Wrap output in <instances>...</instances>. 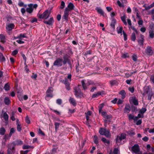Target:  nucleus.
Masks as SVG:
<instances>
[{
    "label": "nucleus",
    "mask_w": 154,
    "mask_h": 154,
    "mask_svg": "<svg viewBox=\"0 0 154 154\" xmlns=\"http://www.w3.org/2000/svg\"><path fill=\"white\" fill-rule=\"evenodd\" d=\"M63 61L62 58H59L57 59L54 63V65L60 67L62 65V63L63 64L65 65L68 61V59L67 58H65V57H63Z\"/></svg>",
    "instance_id": "f257e3e1"
},
{
    "label": "nucleus",
    "mask_w": 154,
    "mask_h": 154,
    "mask_svg": "<svg viewBox=\"0 0 154 154\" xmlns=\"http://www.w3.org/2000/svg\"><path fill=\"white\" fill-rule=\"evenodd\" d=\"M99 133L100 134L105 135L106 137L109 138L111 136L109 131L104 128H100L99 131Z\"/></svg>",
    "instance_id": "f03ea898"
},
{
    "label": "nucleus",
    "mask_w": 154,
    "mask_h": 154,
    "mask_svg": "<svg viewBox=\"0 0 154 154\" xmlns=\"http://www.w3.org/2000/svg\"><path fill=\"white\" fill-rule=\"evenodd\" d=\"M54 89L52 87H50L48 88L46 92V95L45 97V99L48 100V98H52L53 97V92Z\"/></svg>",
    "instance_id": "7ed1b4c3"
},
{
    "label": "nucleus",
    "mask_w": 154,
    "mask_h": 154,
    "mask_svg": "<svg viewBox=\"0 0 154 154\" xmlns=\"http://www.w3.org/2000/svg\"><path fill=\"white\" fill-rule=\"evenodd\" d=\"M132 152L136 154H142V152L140 151L139 146L138 144H135L131 148Z\"/></svg>",
    "instance_id": "20e7f679"
},
{
    "label": "nucleus",
    "mask_w": 154,
    "mask_h": 154,
    "mask_svg": "<svg viewBox=\"0 0 154 154\" xmlns=\"http://www.w3.org/2000/svg\"><path fill=\"white\" fill-rule=\"evenodd\" d=\"M50 12L48 10H46L42 14L39 15L38 17L41 19H47L49 17Z\"/></svg>",
    "instance_id": "39448f33"
},
{
    "label": "nucleus",
    "mask_w": 154,
    "mask_h": 154,
    "mask_svg": "<svg viewBox=\"0 0 154 154\" xmlns=\"http://www.w3.org/2000/svg\"><path fill=\"white\" fill-rule=\"evenodd\" d=\"M79 88L78 87H75L74 89L75 91L74 94L77 97H80L83 95V94L81 92L80 90L79 89Z\"/></svg>",
    "instance_id": "423d86ee"
},
{
    "label": "nucleus",
    "mask_w": 154,
    "mask_h": 154,
    "mask_svg": "<svg viewBox=\"0 0 154 154\" xmlns=\"http://www.w3.org/2000/svg\"><path fill=\"white\" fill-rule=\"evenodd\" d=\"M75 8V6L73 3L69 2L68 3L67 7L65 9L69 12H71L72 11L74 10Z\"/></svg>",
    "instance_id": "0eeeda50"
},
{
    "label": "nucleus",
    "mask_w": 154,
    "mask_h": 154,
    "mask_svg": "<svg viewBox=\"0 0 154 154\" xmlns=\"http://www.w3.org/2000/svg\"><path fill=\"white\" fill-rule=\"evenodd\" d=\"M14 146L13 144L11 143L8 145V154H12L14 152Z\"/></svg>",
    "instance_id": "6e6552de"
},
{
    "label": "nucleus",
    "mask_w": 154,
    "mask_h": 154,
    "mask_svg": "<svg viewBox=\"0 0 154 154\" xmlns=\"http://www.w3.org/2000/svg\"><path fill=\"white\" fill-rule=\"evenodd\" d=\"M146 53L148 55L152 56L153 53V51L150 46H148L146 50Z\"/></svg>",
    "instance_id": "1a4fd4ad"
},
{
    "label": "nucleus",
    "mask_w": 154,
    "mask_h": 154,
    "mask_svg": "<svg viewBox=\"0 0 154 154\" xmlns=\"http://www.w3.org/2000/svg\"><path fill=\"white\" fill-rule=\"evenodd\" d=\"M91 113L92 112L90 111H88L87 112L85 113L86 118L87 120L86 124L89 126H90V125H89L88 120H89L90 116L91 115Z\"/></svg>",
    "instance_id": "9d476101"
},
{
    "label": "nucleus",
    "mask_w": 154,
    "mask_h": 154,
    "mask_svg": "<svg viewBox=\"0 0 154 154\" xmlns=\"http://www.w3.org/2000/svg\"><path fill=\"white\" fill-rule=\"evenodd\" d=\"M7 39L6 36L3 34H0V42L2 44H5L6 42Z\"/></svg>",
    "instance_id": "9b49d317"
},
{
    "label": "nucleus",
    "mask_w": 154,
    "mask_h": 154,
    "mask_svg": "<svg viewBox=\"0 0 154 154\" xmlns=\"http://www.w3.org/2000/svg\"><path fill=\"white\" fill-rule=\"evenodd\" d=\"M101 115L105 119H109L112 118V116L111 115H108L107 113L105 112H101Z\"/></svg>",
    "instance_id": "f8f14e48"
},
{
    "label": "nucleus",
    "mask_w": 154,
    "mask_h": 154,
    "mask_svg": "<svg viewBox=\"0 0 154 154\" xmlns=\"http://www.w3.org/2000/svg\"><path fill=\"white\" fill-rule=\"evenodd\" d=\"M14 23H10L6 26V29L8 31H11L14 28Z\"/></svg>",
    "instance_id": "ddd939ff"
},
{
    "label": "nucleus",
    "mask_w": 154,
    "mask_h": 154,
    "mask_svg": "<svg viewBox=\"0 0 154 154\" xmlns=\"http://www.w3.org/2000/svg\"><path fill=\"white\" fill-rule=\"evenodd\" d=\"M131 110V108L129 104H126L124 110V112L125 113H128L130 112Z\"/></svg>",
    "instance_id": "4468645a"
},
{
    "label": "nucleus",
    "mask_w": 154,
    "mask_h": 154,
    "mask_svg": "<svg viewBox=\"0 0 154 154\" xmlns=\"http://www.w3.org/2000/svg\"><path fill=\"white\" fill-rule=\"evenodd\" d=\"M130 100L132 102L134 105L137 106L138 104V100L136 99V97L134 96L132 97L130 99Z\"/></svg>",
    "instance_id": "2eb2a0df"
},
{
    "label": "nucleus",
    "mask_w": 154,
    "mask_h": 154,
    "mask_svg": "<svg viewBox=\"0 0 154 154\" xmlns=\"http://www.w3.org/2000/svg\"><path fill=\"white\" fill-rule=\"evenodd\" d=\"M43 22L47 25H51L54 22V20L53 17H51L48 21L44 20Z\"/></svg>",
    "instance_id": "dca6fc26"
},
{
    "label": "nucleus",
    "mask_w": 154,
    "mask_h": 154,
    "mask_svg": "<svg viewBox=\"0 0 154 154\" xmlns=\"http://www.w3.org/2000/svg\"><path fill=\"white\" fill-rule=\"evenodd\" d=\"M29 8H28L26 9V11L29 13H31L33 11V8H32L33 5L32 4H30L28 5Z\"/></svg>",
    "instance_id": "f3484780"
},
{
    "label": "nucleus",
    "mask_w": 154,
    "mask_h": 154,
    "mask_svg": "<svg viewBox=\"0 0 154 154\" xmlns=\"http://www.w3.org/2000/svg\"><path fill=\"white\" fill-rule=\"evenodd\" d=\"M140 39L138 40V42L140 45H143V42L144 41V36L140 34Z\"/></svg>",
    "instance_id": "a211bd4d"
},
{
    "label": "nucleus",
    "mask_w": 154,
    "mask_h": 154,
    "mask_svg": "<svg viewBox=\"0 0 154 154\" xmlns=\"http://www.w3.org/2000/svg\"><path fill=\"white\" fill-rule=\"evenodd\" d=\"M69 12L68 11L65 9L63 17L64 19L66 20H68Z\"/></svg>",
    "instance_id": "6ab92c4d"
},
{
    "label": "nucleus",
    "mask_w": 154,
    "mask_h": 154,
    "mask_svg": "<svg viewBox=\"0 0 154 154\" xmlns=\"http://www.w3.org/2000/svg\"><path fill=\"white\" fill-rule=\"evenodd\" d=\"M151 29L149 32V37L151 38H153L154 37V29L150 27Z\"/></svg>",
    "instance_id": "aec40b11"
},
{
    "label": "nucleus",
    "mask_w": 154,
    "mask_h": 154,
    "mask_svg": "<svg viewBox=\"0 0 154 154\" xmlns=\"http://www.w3.org/2000/svg\"><path fill=\"white\" fill-rule=\"evenodd\" d=\"M69 101L70 103L72 104L73 106H75L76 105V101L73 98L70 97Z\"/></svg>",
    "instance_id": "412c9836"
},
{
    "label": "nucleus",
    "mask_w": 154,
    "mask_h": 154,
    "mask_svg": "<svg viewBox=\"0 0 154 154\" xmlns=\"http://www.w3.org/2000/svg\"><path fill=\"white\" fill-rule=\"evenodd\" d=\"M95 9L97 11L98 13L103 16V15L104 12L101 8H100L97 7Z\"/></svg>",
    "instance_id": "4be33fe9"
},
{
    "label": "nucleus",
    "mask_w": 154,
    "mask_h": 154,
    "mask_svg": "<svg viewBox=\"0 0 154 154\" xmlns=\"http://www.w3.org/2000/svg\"><path fill=\"white\" fill-rule=\"evenodd\" d=\"M126 16L125 15H124L123 16H122L121 17V20L125 25H127V23L126 21Z\"/></svg>",
    "instance_id": "5701e85b"
},
{
    "label": "nucleus",
    "mask_w": 154,
    "mask_h": 154,
    "mask_svg": "<svg viewBox=\"0 0 154 154\" xmlns=\"http://www.w3.org/2000/svg\"><path fill=\"white\" fill-rule=\"evenodd\" d=\"M102 95V93L100 92H98L97 93H95L93 94L92 96V97L93 98H96L98 97L99 96Z\"/></svg>",
    "instance_id": "b1692460"
},
{
    "label": "nucleus",
    "mask_w": 154,
    "mask_h": 154,
    "mask_svg": "<svg viewBox=\"0 0 154 154\" xmlns=\"http://www.w3.org/2000/svg\"><path fill=\"white\" fill-rule=\"evenodd\" d=\"M2 117L6 121H8L9 116L6 112H5L3 114Z\"/></svg>",
    "instance_id": "393cba45"
},
{
    "label": "nucleus",
    "mask_w": 154,
    "mask_h": 154,
    "mask_svg": "<svg viewBox=\"0 0 154 154\" xmlns=\"http://www.w3.org/2000/svg\"><path fill=\"white\" fill-rule=\"evenodd\" d=\"M117 33L118 34H121L122 35V32H123V28L122 26L118 27L117 28Z\"/></svg>",
    "instance_id": "a878e982"
},
{
    "label": "nucleus",
    "mask_w": 154,
    "mask_h": 154,
    "mask_svg": "<svg viewBox=\"0 0 154 154\" xmlns=\"http://www.w3.org/2000/svg\"><path fill=\"white\" fill-rule=\"evenodd\" d=\"M4 102L6 105H9L11 102L9 98L8 97H5L4 99Z\"/></svg>",
    "instance_id": "bb28decb"
},
{
    "label": "nucleus",
    "mask_w": 154,
    "mask_h": 154,
    "mask_svg": "<svg viewBox=\"0 0 154 154\" xmlns=\"http://www.w3.org/2000/svg\"><path fill=\"white\" fill-rule=\"evenodd\" d=\"M119 94L122 95V98L124 99L125 98L126 95V93L125 90H122L119 92Z\"/></svg>",
    "instance_id": "cd10ccee"
},
{
    "label": "nucleus",
    "mask_w": 154,
    "mask_h": 154,
    "mask_svg": "<svg viewBox=\"0 0 154 154\" xmlns=\"http://www.w3.org/2000/svg\"><path fill=\"white\" fill-rule=\"evenodd\" d=\"M22 38H26V34L20 33L19 34V35L17 36V38L21 39Z\"/></svg>",
    "instance_id": "c85d7f7f"
},
{
    "label": "nucleus",
    "mask_w": 154,
    "mask_h": 154,
    "mask_svg": "<svg viewBox=\"0 0 154 154\" xmlns=\"http://www.w3.org/2000/svg\"><path fill=\"white\" fill-rule=\"evenodd\" d=\"M4 88L6 91H8L10 90V85L8 83H7L5 85Z\"/></svg>",
    "instance_id": "c756f323"
},
{
    "label": "nucleus",
    "mask_w": 154,
    "mask_h": 154,
    "mask_svg": "<svg viewBox=\"0 0 154 154\" xmlns=\"http://www.w3.org/2000/svg\"><path fill=\"white\" fill-rule=\"evenodd\" d=\"M81 84L84 90H86L87 89V86L86 85L85 83L84 80H82L81 81Z\"/></svg>",
    "instance_id": "7c9ffc66"
},
{
    "label": "nucleus",
    "mask_w": 154,
    "mask_h": 154,
    "mask_svg": "<svg viewBox=\"0 0 154 154\" xmlns=\"http://www.w3.org/2000/svg\"><path fill=\"white\" fill-rule=\"evenodd\" d=\"M5 130L4 128L2 127L0 128V134L2 135H4L5 133Z\"/></svg>",
    "instance_id": "2f4dec72"
},
{
    "label": "nucleus",
    "mask_w": 154,
    "mask_h": 154,
    "mask_svg": "<svg viewBox=\"0 0 154 154\" xmlns=\"http://www.w3.org/2000/svg\"><path fill=\"white\" fill-rule=\"evenodd\" d=\"M102 141L104 143H106L107 144H109L110 142L109 140H106L105 138L102 137L101 139Z\"/></svg>",
    "instance_id": "473e14b6"
},
{
    "label": "nucleus",
    "mask_w": 154,
    "mask_h": 154,
    "mask_svg": "<svg viewBox=\"0 0 154 154\" xmlns=\"http://www.w3.org/2000/svg\"><path fill=\"white\" fill-rule=\"evenodd\" d=\"M117 81L115 80H112L110 81V84L111 86H114L117 85Z\"/></svg>",
    "instance_id": "72a5a7b5"
},
{
    "label": "nucleus",
    "mask_w": 154,
    "mask_h": 154,
    "mask_svg": "<svg viewBox=\"0 0 154 154\" xmlns=\"http://www.w3.org/2000/svg\"><path fill=\"white\" fill-rule=\"evenodd\" d=\"M128 134L130 136H132L135 134V132L133 130H129L128 132Z\"/></svg>",
    "instance_id": "f704fd0d"
},
{
    "label": "nucleus",
    "mask_w": 154,
    "mask_h": 154,
    "mask_svg": "<svg viewBox=\"0 0 154 154\" xmlns=\"http://www.w3.org/2000/svg\"><path fill=\"white\" fill-rule=\"evenodd\" d=\"M5 57H4L3 54L0 52V60L2 61H5Z\"/></svg>",
    "instance_id": "c9c22d12"
},
{
    "label": "nucleus",
    "mask_w": 154,
    "mask_h": 154,
    "mask_svg": "<svg viewBox=\"0 0 154 154\" xmlns=\"http://www.w3.org/2000/svg\"><path fill=\"white\" fill-rule=\"evenodd\" d=\"M131 39L132 41H135L136 39V36L135 34V33L133 32L132 33L131 36Z\"/></svg>",
    "instance_id": "e433bc0d"
},
{
    "label": "nucleus",
    "mask_w": 154,
    "mask_h": 154,
    "mask_svg": "<svg viewBox=\"0 0 154 154\" xmlns=\"http://www.w3.org/2000/svg\"><path fill=\"white\" fill-rule=\"evenodd\" d=\"M69 80L67 79L66 78L65 79V80L63 81V83L66 85H70Z\"/></svg>",
    "instance_id": "4c0bfd02"
},
{
    "label": "nucleus",
    "mask_w": 154,
    "mask_h": 154,
    "mask_svg": "<svg viewBox=\"0 0 154 154\" xmlns=\"http://www.w3.org/2000/svg\"><path fill=\"white\" fill-rule=\"evenodd\" d=\"M135 11L136 13V16L137 18L140 19H141V17L140 15V14L139 13L138 11L136 8H135Z\"/></svg>",
    "instance_id": "58836bf2"
},
{
    "label": "nucleus",
    "mask_w": 154,
    "mask_h": 154,
    "mask_svg": "<svg viewBox=\"0 0 154 154\" xmlns=\"http://www.w3.org/2000/svg\"><path fill=\"white\" fill-rule=\"evenodd\" d=\"M94 142L96 144H97L98 143V138L96 135H94Z\"/></svg>",
    "instance_id": "ea45409f"
},
{
    "label": "nucleus",
    "mask_w": 154,
    "mask_h": 154,
    "mask_svg": "<svg viewBox=\"0 0 154 154\" xmlns=\"http://www.w3.org/2000/svg\"><path fill=\"white\" fill-rule=\"evenodd\" d=\"M18 5L19 6L21 7L22 6H23L25 7H26L27 5H24V3L21 2V1H20L18 3Z\"/></svg>",
    "instance_id": "a19ab883"
},
{
    "label": "nucleus",
    "mask_w": 154,
    "mask_h": 154,
    "mask_svg": "<svg viewBox=\"0 0 154 154\" xmlns=\"http://www.w3.org/2000/svg\"><path fill=\"white\" fill-rule=\"evenodd\" d=\"M120 139L123 140L124 139L126 138V135L125 134L122 133V134L120 136H118Z\"/></svg>",
    "instance_id": "79ce46f5"
},
{
    "label": "nucleus",
    "mask_w": 154,
    "mask_h": 154,
    "mask_svg": "<svg viewBox=\"0 0 154 154\" xmlns=\"http://www.w3.org/2000/svg\"><path fill=\"white\" fill-rule=\"evenodd\" d=\"M17 129L19 132L22 129L21 125L19 123H18V124H17Z\"/></svg>",
    "instance_id": "37998d69"
},
{
    "label": "nucleus",
    "mask_w": 154,
    "mask_h": 154,
    "mask_svg": "<svg viewBox=\"0 0 154 154\" xmlns=\"http://www.w3.org/2000/svg\"><path fill=\"white\" fill-rule=\"evenodd\" d=\"M154 6V2L153 3H152V4L150 5L149 6L147 7H146L145 8V10H148V9L151 8H152V7H153Z\"/></svg>",
    "instance_id": "c03bdc74"
},
{
    "label": "nucleus",
    "mask_w": 154,
    "mask_h": 154,
    "mask_svg": "<svg viewBox=\"0 0 154 154\" xmlns=\"http://www.w3.org/2000/svg\"><path fill=\"white\" fill-rule=\"evenodd\" d=\"M39 134L42 136H44L45 135V133L42 131L40 128H39L38 131Z\"/></svg>",
    "instance_id": "a18cd8bd"
},
{
    "label": "nucleus",
    "mask_w": 154,
    "mask_h": 154,
    "mask_svg": "<svg viewBox=\"0 0 154 154\" xmlns=\"http://www.w3.org/2000/svg\"><path fill=\"white\" fill-rule=\"evenodd\" d=\"M128 119L130 120L133 119V118H134V116L133 114H128Z\"/></svg>",
    "instance_id": "49530a36"
},
{
    "label": "nucleus",
    "mask_w": 154,
    "mask_h": 154,
    "mask_svg": "<svg viewBox=\"0 0 154 154\" xmlns=\"http://www.w3.org/2000/svg\"><path fill=\"white\" fill-rule=\"evenodd\" d=\"M25 122L28 124H29L30 123V120L28 116H26L25 118Z\"/></svg>",
    "instance_id": "de8ad7c7"
},
{
    "label": "nucleus",
    "mask_w": 154,
    "mask_h": 154,
    "mask_svg": "<svg viewBox=\"0 0 154 154\" xmlns=\"http://www.w3.org/2000/svg\"><path fill=\"white\" fill-rule=\"evenodd\" d=\"M60 125V124L58 122H55L54 123V125L55 126V129L56 131H57V129L59 127V126Z\"/></svg>",
    "instance_id": "09e8293b"
},
{
    "label": "nucleus",
    "mask_w": 154,
    "mask_h": 154,
    "mask_svg": "<svg viewBox=\"0 0 154 154\" xmlns=\"http://www.w3.org/2000/svg\"><path fill=\"white\" fill-rule=\"evenodd\" d=\"M146 110V108H142L140 110V112L142 114H143Z\"/></svg>",
    "instance_id": "8fccbe9b"
},
{
    "label": "nucleus",
    "mask_w": 154,
    "mask_h": 154,
    "mask_svg": "<svg viewBox=\"0 0 154 154\" xmlns=\"http://www.w3.org/2000/svg\"><path fill=\"white\" fill-rule=\"evenodd\" d=\"M15 130L13 128H11L10 130V131L9 134V136L10 137H11L12 134L14 132Z\"/></svg>",
    "instance_id": "3c124183"
},
{
    "label": "nucleus",
    "mask_w": 154,
    "mask_h": 154,
    "mask_svg": "<svg viewBox=\"0 0 154 154\" xmlns=\"http://www.w3.org/2000/svg\"><path fill=\"white\" fill-rule=\"evenodd\" d=\"M31 148V146L29 145H24L23 146V149H27Z\"/></svg>",
    "instance_id": "603ef678"
},
{
    "label": "nucleus",
    "mask_w": 154,
    "mask_h": 154,
    "mask_svg": "<svg viewBox=\"0 0 154 154\" xmlns=\"http://www.w3.org/2000/svg\"><path fill=\"white\" fill-rule=\"evenodd\" d=\"M122 140L120 139L118 137V136L117 137L116 139V143L118 144V143H121Z\"/></svg>",
    "instance_id": "864d4df0"
},
{
    "label": "nucleus",
    "mask_w": 154,
    "mask_h": 154,
    "mask_svg": "<svg viewBox=\"0 0 154 154\" xmlns=\"http://www.w3.org/2000/svg\"><path fill=\"white\" fill-rule=\"evenodd\" d=\"M129 57V56L128 55V54L127 53L123 54L122 55V57L123 58H128V57Z\"/></svg>",
    "instance_id": "5fc2aeb1"
},
{
    "label": "nucleus",
    "mask_w": 154,
    "mask_h": 154,
    "mask_svg": "<svg viewBox=\"0 0 154 154\" xmlns=\"http://www.w3.org/2000/svg\"><path fill=\"white\" fill-rule=\"evenodd\" d=\"M150 80V81L154 84V75L153 74L151 75Z\"/></svg>",
    "instance_id": "6e6d98bb"
},
{
    "label": "nucleus",
    "mask_w": 154,
    "mask_h": 154,
    "mask_svg": "<svg viewBox=\"0 0 154 154\" xmlns=\"http://www.w3.org/2000/svg\"><path fill=\"white\" fill-rule=\"evenodd\" d=\"M65 2H64L62 1L61 2V6H60V8L61 9H63L65 7Z\"/></svg>",
    "instance_id": "4d7b16f0"
},
{
    "label": "nucleus",
    "mask_w": 154,
    "mask_h": 154,
    "mask_svg": "<svg viewBox=\"0 0 154 154\" xmlns=\"http://www.w3.org/2000/svg\"><path fill=\"white\" fill-rule=\"evenodd\" d=\"M123 35L124 36V39L125 41H126L127 39V35L124 31H123Z\"/></svg>",
    "instance_id": "13d9d810"
},
{
    "label": "nucleus",
    "mask_w": 154,
    "mask_h": 154,
    "mask_svg": "<svg viewBox=\"0 0 154 154\" xmlns=\"http://www.w3.org/2000/svg\"><path fill=\"white\" fill-rule=\"evenodd\" d=\"M119 152V150L118 148H115L113 150V154H118Z\"/></svg>",
    "instance_id": "bf43d9fd"
},
{
    "label": "nucleus",
    "mask_w": 154,
    "mask_h": 154,
    "mask_svg": "<svg viewBox=\"0 0 154 154\" xmlns=\"http://www.w3.org/2000/svg\"><path fill=\"white\" fill-rule=\"evenodd\" d=\"M117 3L119 6L120 7H124V5L123 4H122L120 1L119 0L117 1Z\"/></svg>",
    "instance_id": "052dcab7"
},
{
    "label": "nucleus",
    "mask_w": 154,
    "mask_h": 154,
    "mask_svg": "<svg viewBox=\"0 0 154 154\" xmlns=\"http://www.w3.org/2000/svg\"><path fill=\"white\" fill-rule=\"evenodd\" d=\"M16 144L17 145H21L23 143L22 141L20 140H18L16 141Z\"/></svg>",
    "instance_id": "680f3d73"
},
{
    "label": "nucleus",
    "mask_w": 154,
    "mask_h": 154,
    "mask_svg": "<svg viewBox=\"0 0 154 154\" xmlns=\"http://www.w3.org/2000/svg\"><path fill=\"white\" fill-rule=\"evenodd\" d=\"M152 93H150L148 94V100H150L151 99L152 97Z\"/></svg>",
    "instance_id": "e2e57ef3"
},
{
    "label": "nucleus",
    "mask_w": 154,
    "mask_h": 154,
    "mask_svg": "<svg viewBox=\"0 0 154 154\" xmlns=\"http://www.w3.org/2000/svg\"><path fill=\"white\" fill-rule=\"evenodd\" d=\"M131 28L133 29L137 34H138V32L137 31L136 29L134 26H130Z\"/></svg>",
    "instance_id": "0e129e2a"
},
{
    "label": "nucleus",
    "mask_w": 154,
    "mask_h": 154,
    "mask_svg": "<svg viewBox=\"0 0 154 154\" xmlns=\"http://www.w3.org/2000/svg\"><path fill=\"white\" fill-rule=\"evenodd\" d=\"M18 52V51L17 50H15L13 51L12 53V55L13 56L16 55Z\"/></svg>",
    "instance_id": "69168bd1"
},
{
    "label": "nucleus",
    "mask_w": 154,
    "mask_h": 154,
    "mask_svg": "<svg viewBox=\"0 0 154 154\" xmlns=\"http://www.w3.org/2000/svg\"><path fill=\"white\" fill-rule=\"evenodd\" d=\"M133 60L134 61H136L137 60V57L136 55H133L132 56Z\"/></svg>",
    "instance_id": "338daca9"
},
{
    "label": "nucleus",
    "mask_w": 154,
    "mask_h": 154,
    "mask_svg": "<svg viewBox=\"0 0 154 154\" xmlns=\"http://www.w3.org/2000/svg\"><path fill=\"white\" fill-rule=\"evenodd\" d=\"M56 103L59 105H61L62 103V100L60 99H58L56 101Z\"/></svg>",
    "instance_id": "774afa93"
}]
</instances>
